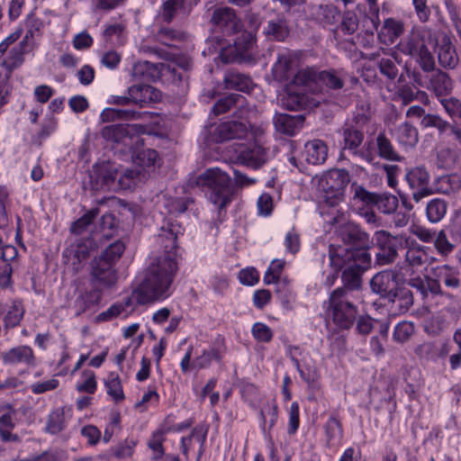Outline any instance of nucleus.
Here are the masks:
<instances>
[{"label":"nucleus","mask_w":461,"mask_h":461,"mask_svg":"<svg viewBox=\"0 0 461 461\" xmlns=\"http://www.w3.org/2000/svg\"><path fill=\"white\" fill-rule=\"evenodd\" d=\"M184 229L178 223L167 221L160 228L158 242L163 255L156 258L145 271V276L134 292L137 303L146 304L167 295V291L177 271V240Z\"/></svg>","instance_id":"nucleus-1"},{"label":"nucleus","mask_w":461,"mask_h":461,"mask_svg":"<svg viewBox=\"0 0 461 461\" xmlns=\"http://www.w3.org/2000/svg\"><path fill=\"white\" fill-rule=\"evenodd\" d=\"M351 258H343L334 245L329 246L330 265L334 268L335 275L345 266L341 279L343 285L335 290L345 291L347 294H354L362 287V276L371 267V254L357 253Z\"/></svg>","instance_id":"nucleus-2"},{"label":"nucleus","mask_w":461,"mask_h":461,"mask_svg":"<svg viewBox=\"0 0 461 461\" xmlns=\"http://www.w3.org/2000/svg\"><path fill=\"white\" fill-rule=\"evenodd\" d=\"M330 223L335 226V232L339 239L348 248L335 247L343 258H351L357 253H369L373 240L370 235L363 228L351 221L346 219L345 213L337 212Z\"/></svg>","instance_id":"nucleus-3"},{"label":"nucleus","mask_w":461,"mask_h":461,"mask_svg":"<svg viewBox=\"0 0 461 461\" xmlns=\"http://www.w3.org/2000/svg\"><path fill=\"white\" fill-rule=\"evenodd\" d=\"M124 249V243L116 240L91 261L90 285H97L104 290L116 285L118 273L115 266Z\"/></svg>","instance_id":"nucleus-4"},{"label":"nucleus","mask_w":461,"mask_h":461,"mask_svg":"<svg viewBox=\"0 0 461 461\" xmlns=\"http://www.w3.org/2000/svg\"><path fill=\"white\" fill-rule=\"evenodd\" d=\"M195 185L205 192L220 209L230 202L234 193L230 176L218 167L208 168L199 175L195 179Z\"/></svg>","instance_id":"nucleus-5"},{"label":"nucleus","mask_w":461,"mask_h":461,"mask_svg":"<svg viewBox=\"0 0 461 461\" xmlns=\"http://www.w3.org/2000/svg\"><path fill=\"white\" fill-rule=\"evenodd\" d=\"M354 294H347L345 291L333 290L325 303L327 314L333 323L341 330L350 329L357 320L358 309Z\"/></svg>","instance_id":"nucleus-6"},{"label":"nucleus","mask_w":461,"mask_h":461,"mask_svg":"<svg viewBox=\"0 0 461 461\" xmlns=\"http://www.w3.org/2000/svg\"><path fill=\"white\" fill-rule=\"evenodd\" d=\"M429 45L434 46V40L431 38L430 32L416 31L400 43V49L402 53L415 58L423 71L431 72L435 69V60L429 50Z\"/></svg>","instance_id":"nucleus-7"},{"label":"nucleus","mask_w":461,"mask_h":461,"mask_svg":"<svg viewBox=\"0 0 461 461\" xmlns=\"http://www.w3.org/2000/svg\"><path fill=\"white\" fill-rule=\"evenodd\" d=\"M145 131V127L140 124H112L104 126L101 130V136L104 140L113 145L122 153L131 151L134 145L142 144L139 133Z\"/></svg>","instance_id":"nucleus-8"},{"label":"nucleus","mask_w":461,"mask_h":461,"mask_svg":"<svg viewBox=\"0 0 461 461\" xmlns=\"http://www.w3.org/2000/svg\"><path fill=\"white\" fill-rule=\"evenodd\" d=\"M405 181L411 191V198L401 195V202L408 211L413 209L411 200L415 203H420L424 198L434 194L433 187L429 185L430 175L424 166H417L408 169L405 174Z\"/></svg>","instance_id":"nucleus-9"},{"label":"nucleus","mask_w":461,"mask_h":461,"mask_svg":"<svg viewBox=\"0 0 461 461\" xmlns=\"http://www.w3.org/2000/svg\"><path fill=\"white\" fill-rule=\"evenodd\" d=\"M350 176L345 169L334 168L327 171L319 182V187L323 192V202L334 207L343 200Z\"/></svg>","instance_id":"nucleus-10"},{"label":"nucleus","mask_w":461,"mask_h":461,"mask_svg":"<svg viewBox=\"0 0 461 461\" xmlns=\"http://www.w3.org/2000/svg\"><path fill=\"white\" fill-rule=\"evenodd\" d=\"M119 167L109 160L97 162L88 173L89 185L94 191H117Z\"/></svg>","instance_id":"nucleus-11"},{"label":"nucleus","mask_w":461,"mask_h":461,"mask_svg":"<svg viewBox=\"0 0 461 461\" xmlns=\"http://www.w3.org/2000/svg\"><path fill=\"white\" fill-rule=\"evenodd\" d=\"M375 240L378 249L375 264L385 266L393 263L398 257V250L403 247L402 236H394L386 230H377L375 232Z\"/></svg>","instance_id":"nucleus-12"},{"label":"nucleus","mask_w":461,"mask_h":461,"mask_svg":"<svg viewBox=\"0 0 461 461\" xmlns=\"http://www.w3.org/2000/svg\"><path fill=\"white\" fill-rule=\"evenodd\" d=\"M211 23L215 32L222 36H230L239 32L242 23L239 19L236 11L231 7H218L212 14Z\"/></svg>","instance_id":"nucleus-13"},{"label":"nucleus","mask_w":461,"mask_h":461,"mask_svg":"<svg viewBox=\"0 0 461 461\" xmlns=\"http://www.w3.org/2000/svg\"><path fill=\"white\" fill-rule=\"evenodd\" d=\"M302 53L300 51L283 50L278 52L276 61L272 68V75L275 80L283 82L288 80L296 74V68L300 65Z\"/></svg>","instance_id":"nucleus-14"},{"label":"nucleus","mask_w":461,"mask_h":461,"mask_svg":"<svg viewBox=\"0 0 461 461\" xmlns=\"http://www.w3.org/2000/svg\"><path fill=\"white\" fill-rule=\"evenodd\" d=\"M235 159L241 165L258 168L267 161V151L256 143L238 144L235 148Z\"/></svg>","instance_id":"nucleus-15"},{"label":"nucleus","mask_w":461,"mask_h":461,"mask_svg":"<svg viewBox=\"0 0 461 461\" xmlns=\"http://www.w3.org/2000/svg\"><path fill=\"white\" fill-rule=\"evenodd\" d=\"M399 284L398 272L389 269L375 274L370 281V287L374 293L386 300Z\"/></svg>","instance_id":"nucleus-16"},{"label":"nucleus","mask_w":461,"mask_h":461,"mask_svg":"<svg viewBox=\"0 0 461 461\" xmlns=\"http://www.w3.org/2000/svg\"><path fill=\"white\" fill-rule=\"evenodd\" d=\"M249 125L246 122L228 121L214 128L212 139L215 142L243 139L248 135Z\"/></svg>","instance_id":"nucleus-17"},{"label":"nucleus","mask_w":461,"mask_h":461,"mask_svg":"<svg viewBox=\"0 0 461 461\" xmlns=\"http://www.w3.org/2000/svg\"><path fill=\"white\" fill-rule=\"evenodd\" d=\"M385 301L391 311L396 314H402L413 305L414 296L409 286L405 284H399Z\"/></svg>","instance_id":"nucleus-18"},{"label":"nucleus","mask_w":461,"mask_h":461,"mask_svg":"<svg viewBox=\"0 0 461 461\" xmlns=\"http://www.w3.org/2000/svg\"><path fill=\"white\" fill-rule=\"evenodd\" d=\"M438 53V63L445 68H454L459 59L450 38L444 34L441 38L434 40L433 46Z\"/></svg>","instance_id":"nucleus-19"},{"label":"nucleus","mask_w":461,"mask_h":461,"mask_svg":"<svg viewBox=\"0 0 461 461\" xmlns=\"http://www.w3.org/2000/svg\"><path fill=\"white\" fill-rule=\"evenodd\" d=\"M307 15L317 23L326 26L335 24L339 16V10L333 5H314L307 7Z\"/></svg>","instance_id":"nucleus-20"},{"label":"nucleus","mask_w":461,"mask_h":461,"mask_svg":"<svg viewBox=\"0 0 461 461\" xmlns=\"http://www.w3.org/2000/svg\"><path fill=\"white\" fill-rule=\"evenodd\" d=\"M343 149L348 151L353 156H358L369 163L373 161V157L370 154L359 151L358 148L364 140V132L354 126H348L343 129Z\"/></svg>","instance_id":"nucleus-21"},{"label":"nucleus","mask_w":461,"mask_h":461,"mask_svg":"<svg viewBox=\"0 0 461 461\" xmlns=\"http://www.w3.org/2000/svg\"><path fill=\"white\" fill-rule=\"evenodd\" d=\"M97 232L92 233L89 237L77 240L64 251V255L72 257L77 263L88 258L91 251L97 248Z\"/></svg>","instance_id":"nucleus-22"},{"label":"nucleus","mask_w":461,"mask_h":461,"mask_svg":"<svg viewBox=\"0 0 461 461\" xmlns=\"http://www.w3.org/2000/svg\"><path fill=\"white\" fill-rule=\"evenodd\" d=\"M328 146L319 139L307 141L302 151V158L310 165L323 164L328 158Z\"/></svg>","instance_id":"nucleus-23"},{"label":"nucleus","mask_w":461,"mask_h":461,"mask_svg":"<svg viewBox=\"0 0 461 461\" xmlns=\"http://www.w3.org/2000/svg\"><path fill=\"white\" fill-rule=\"evenodd\" d=\"M289 22L284 15H277L269 20L263 29V33L268 41H285L290 35Z\"/></svg>","instance_id":"nucleus-24"},{"label":"nucleus","mask_w":461,"mask_h":461,"mask_svg":"<svg viewBox=\"0 0 461 461\" xmlns=\"http://www.w3.org/2000/svg\"><path fill=\"white\" fill-rule=\"evenodd\" d=\"M224 87L229 90H236L249 93L255 87V84L249 74L236 69H229L223 77Z\"/></svg>","instance_id":"nucleus-25"},{"label":"nucleus","mask_w":461,"mask_h":461,"mask_svg":"<svg viewBox=\"0 0 461 461\" xmlns=\"http://www.w3.org/2000/svg\"><path fill=\"white\" fill-rule=\"evenodd\" d=\"M90 285V290L80 293L74 301L73 307L76 310L77 315H79L98 305L102 300L104 289L97 285Z\"/></svg>","instance_id":"nucleus-26"},{"label":"nucleus","mask_w":461,"mask_h":461,"mask_svg":"<svg viewBox=\"0 0 461 461\" xmlns=\"http://www.w3.org/2000/svg\"><path fill=\"white\" fill-rule=\"evenodd\" d=\"M168 69L162 62L152 63L149 61H137L131 70L132 77L136 79L156 81L161 77V71Z\"/></svg>","instance_id":"nucleus-27"},{"label":"nucleus","mask_w":461,"mask_h":461,"mask_svg":"<svg viewBox=\"0 0 461 461\" xmlns=\"http://www.w3.org/2000/svg\"><path fill=\"white\" fill-rule=\"evenodd\" d=\"M303 115L293 116L286 113H276L273 119L276 130L289 136L294 135L303 127Z\"/></svg>","instance_id":"nucleus-28"},{"label":"nucleus","mask_w":461,"mask_h":461,"mask_svg":"<svg viewBox=\"0 0 461 461\" xmlns=\"http://www.w3.org/2000/svg\"><path fill=\"white\" fill-rule=\"evenodd\" d=\"M321 71L317 68H305L296 72L293 82L297 86H302L312 93L320 92Z\"/></svg>","instance_id":"nucleus-29"},{"label":"nucleus","mask_w":461,"mask_h":461,"mask_svg":"<svg viewBox=\"0 0 461 461\" xmlns=\"http://www.w3.org/2000/svg\"><path fill=\"white\" fill-rule=\"evenodd\" d=\"M143 145V143H140ZM127 154L131 155L133 164L141 169L143 172L145 168H149L155 166L156 160L158 157L157 150L153 149H139V144L134 145L131 151H127Z\"/></svg>","instance_id":"nucleus-30"},{"label":"nucleus","mask_w":461,"mask_h":461,"mask_svg":"<svg viewBox=\"0 0 461 461\" xmlns=\"http://www.w3.org/2000/svg\"><path fill=\"white\" fill-rule=\"evenodd\" d=\"M3 360L5 364H25L27 366H33L34 354L29 346H18L5 352L3 355Z\"/></svg>","instance_id":"nucleus-31"},{"label":"nucleus","mask_w":461,"mask_h":461,"mask_svg":"<svg viewBox=\"0 0 461 461\" xmlns=\"http://www.w3.org/2000/svg\"><path fill=\"white\" fill-rule=\"evenodd\" d=\"M403 32V24L393 18H388L384 22L378 38L384 44H393Z\"/></svg>","instance_id":"nucleus-32"},{"label":"nucleus","mask_w":461,"mask_h":461,"mask_svg":"<svg viewBox=\"0 0 461 461\" xmlns=\"http://www.w3.org/2000/svg\"><path fill=\"white\" fill-rule=\"evenodd\" d=\"M29 34L32 36L31 30L27 32L25 38L10 50L8 57L3 61V67L8 70L9 76L13 70L19 68L24 60L23 55L25 53V48L27 47Z\"/></svg>","instance_id":"nucleus-33"},{"label":"nucleus","mask_w":461,"mask_h":461,"mask_svg":"<svg viewBox=\"0 0 461 461\" xmlns=\"http://www.w3.org/2000/svg\"><path fill=\"white\" fill-rule=\"evenodd\" d=\"M345 86V76L342 71L330 69L321 70L320 77V92L322 87L330 90H340Z\"/></svg>","instance_id":"nucleus-34"},{"label":"nucleus","mask_w":461,"mask_h":461,"mask_svg":"<svg viewBox=\"0 0 461 461\" xmlns=\"http://www.w3.org/2000/svg\"><path fill=\"white\" fill-rule=\"evenodd\" d=\"M429 248L420 245H412L410 247L405 254V261L408 266L412 268H419L427 265L429 259L428 251Z\"/></svg>","instance_id":"nucleus-35"},{"label":"nucleus","mask_w":461,"mask_h":461,"mask_svg":"<svg viewBox=\"0 0 461 461\" xmlns=\"http://www.w3.org/2000/svg\"><path fill=\"white\" fill-rule=\"evenodd\" d=\"M434 194H450L461 189V178L458 175H446L439 176L435 182Z\"/></svg>","instance_id":"nucleus-36"},{"label":"nucleus","mask_w":461,"mask_h":461,"mask_svg":"<svg viewBox=\"0 0 461 461\" xmlns=\"http://www.w3.org/2000/svg\"><path fill=\"white\" fill-rule=\"evenodd\" d=\"M447 203L441 198H433L427 203L426 217L430 223L439 222L447 214Z\"/></svg>","instance_id":"nucleus-37"},{"label":"nucleus","mask_w":461,"mask_h":461,"mask_svg":"<svg viewBox=\"0 0 461 461\" xmlns=\"http://www.w3.org/2000/svg\"><path fill=\"white\" fill-rule=\"evenodd\" d=\"M436 276L448 288L457 289L461 285L459 271L448 265L438 267Z\"/></svg>","instance_id":"nucleus-38"},{"label":"nucleus","mask_w":461,"mask_h":461,"mask_svg":"<svg viewBox=\"0 0 461 461\" xmlns=\"http://www.w3.org/2000/svg\"><path fill=\"white\" fill-rule=\"evenodd\" d=\"M140 117L141 113L140 112L131 109L105 108L101 113L103 122L115 120H137Z\"/></svg>","instance_id":"nucleus-39"},{"label":"nucleus","mask_w":461,"mask_h":461,"mask_svg":"<svg viewBox=\"0 0 461 461\" xmlns=\"http://www.w3.org/2000/svg\"><path fill=\"white\" fill-rule=\"evenodd\" d=\"M308 96L303 93L288 91L281 99L282 105L291 111L305 109L308 105Z\"/></svg>","instance_id":"nucleus-40"},{"label":"nucleus","mask_w":461,"mask_h":461,"mask_svg":"<svg viewBox=\"0 0 461 461\" xmlns=\"http://www.w3.org/2000/svg\"><path fill=\"white\" fill-rule=\"evenodd\" d=\"M430 87L437 95H446L452 89V80L447 73L437 71L430 79Z\"/></svg>","instance_id":"nucleus-41"},{"label":"nucleus","mask_w":461,"mask_h":461,"mask_svg":"<svg viewBox=\"0 0 461 461\" xmlns=\"http://www.w3.org/2000/svg\"><path fill=\"white\" fill-rule=\"evenodd\" d=\"M117 227V221L113 214H104L98 222V230L94 233H98L97 240L100 241L103 238L109 240L113 237Z\"/></svg>","instance_id":"nucleus-42"},{"label":"nucleus","mask_w":461,"mask_h":461,"mask_svg":"<svg viewBox=\"0 0 461 461\" xmlns=\"http://www.w3.org/2000/svg\"><path fill=\"white\" fill-rule=\"evenodd\" d=\"M378 155L387 160L401 161L402 157L394 150L392 142L384 133H379L376 138Z\"/></svg>","instance_id":"nucleus-43"},{"label":"nucleus","mask_w":461,"mask_h":461,"mask_svg":"<svg viewBox=\"0 0 461 461\" xmlns=\"http://www.w3.org/2000/svg\"><path fill=\"white\" fill-rule=\"evenodd\" d=\"M248 58L247 54L239 52V47L234 45L222 48L218 56L223 64L248 63Z\"/></svg>","instance_id":"nucleus-44"},{"label":"nucleus","mask_w":461,"mask_h":461,"mask_svg":"<svg viewBox=\"0 0 461 461\" xmlns=\"http://www.w3.org/2000/svg\"><path fill=\"white\" fill-rule=\"evenodd\" d=\"M396 137L401 143L407 146H414L419 139L417 129L408 122L398 126Z\"/></svg>","instance_id":"nucleus-45"},{"label":"nucleus","mask_w":461,"mask_h":461,"mask_svg":"<svg viewBox=\"0 0 461 461\" xmlns=\"http://www.w3.org/2000/svg\"><path fill=\"white\" fill-rule=\"evenodd\" d=\"M107 389V393L113 399L115 402H120L124 400L121 379L115 373H110L104 382Z\"/></svg>","instance_id":"nucleus-46"},{"label":"nucleus","mask_w":461,"mask_h":461,"mask_svg":"<svg viewBox=\"0 0 461 461\" xmlns=\"http://www.w3.org/2000/svg\"><path fill=\"white\" fill-rule=\"evenodd\" d=\"M23 314L24 308L22 302L18 300L14 301L10 310L5 316V327L6 329H11L18 326L23 317Z\"/></svg>","instance_id":"nucleus-47"},{"label":"nucleus","mask_w":461,"mask_h":461,"mask_svg":"<svg viewBox=\"0 0 461 461\" xmlns=\"http://www.w3.org/2000/svg\"><path fill=\"white\" fill-rule=\"evenodd\" d=\"M245 101V97L238 94H229L224 97L219 99L212 107V113L219 115L228 112L231 107L236 106V104Z\"/></svg>","instance_id":"nucleus-48"},{"label":"nucleus","mask_w":461,"mask_h":461,"mask_svg":"<svg viewBox=\"0 0 461 461\" xmlns=\"http://www.w3.org/2000/svg\"><path fill=\"white\" fill-rule=\"evenodd\" d=\"M65 428V417L63 409H56L48 417L46 431L50 434H58Z\"/></svg>","instance_id":"nucleus-49"},{"label":"nucleus","mask_w":461,"mask_h":461,"mask_svg":"<svg viewBox=\"0 0 461 461\" xmlns=\"http://www.w3.org/2000/svg\"><path fill=\"white\" fill-rule=\"evenodd\" d=\"M359 25V20L357 14L353 11H346L341 16V23L338 29L345 35L354 34Z\"/></svg>","instance_id":"nucleus-50"},{"label":"nucleus","mask_w":461,"mask_h":461,"mask_svg":"<svg viewBox=\"0 0 461 461\" xmlns=\"http://www.w3.org/2000/svg\"><path fill=\"white\" fill-rule=\"evenodd\" d=\"M377 209L385 214L393 213L398 207V199L393 194H376L375 203Z\"/></svg>","instance_id":"nucleus-51"},{"label":"nucleus","mask_w":461,"mask_h":461,"mask_svg":"<svg viewBox=\"0 0 461 461\" xmlns=\"http://www.w3.org/2000/svg\"><path fill=\"white\" fill-rule=\"evenodd\" d=\"M350 188L354 202H360L366 206L374 205L376 193L367 191L363 185H357L356 182L351 185Z\"/></svg>","instance_id":"nucleus-52"},{"label":"nucleus","mask_w":461,"mask_h":461,"mask_svg":"<svg viewBox=\"0 0 461 461\" xmlns=\"http://www.w3.org/2000/svg\"><path fill=\"white\" fill-rule=\"evenodd\" d=\"M256 42L255 35L252 32L242 33L234 42V46L239 47V52L245 53L248 58V62L253 60L251 50L253 49Z\"/></svg>","instance_id":"nucleus-53"},{"label":"nucleus","mask_w":461,"mask_h":461,"mask_svg":"<svg viewBox=\"0 0 461 461\" xmlns=\"http://www.w3.org/2000/svg\"><path fill=\"white\" fill-rule=\"evenodd\" d=\"M256 42L255 35L252 32L242 33L234 42V46L239 47V52L245 53L248 58V62L253 60L251 50L253 49Z\"/></svg>","instance_id":"nucleus-54"},{"label":"nucleus","mask_w":461,"mask_h":461,"mask_svg":"<svg viewBox=\"0 0 461 461\" xmlns=\"http://www.w3.org/2000/svg\"><path fill=\"white\" fill-rule=\"evenodd\" d=\"M414 325L410 321L399 322L393 330V338L397 343L407 342L414 333Z\"/></svg>","instance_id":"nucleus-55"},{"label":"nucleus","mask_w":461,"mask_h":461,"mask_svg":"<svg viewBox=\"0 0 461 461\" xmlns=\"http://www.w3.org/2000/svg\"><path fill=\"white\" fill-rule=\"evenodd\" d=\"M99 213L98 208H94L86 212L82 217L74 221L70 227L71 232L75 234L83 233L86 228L93 222Z\"/></svg>","instance_id":"nucleus-56"},{"label":"nucleus","mask_w":461,"mask_h":461,"mask_svg":"<svg viewBox=\"0 0 461 461\" xmlns=\"http://www.w3.org/2000/svg\"><path fill=\"white\" fill-rule=\"evenodd\" d=\"M141 175L140 168H126L123 172H119L117 183L120 184V189L130 188L132 184H137Z\"/></svg>","instance_id":"nucleus-57"},{"label":"nucleus","mask_w":461,"mask_h":461,"mask_svg":"<svg viewBox=\"0 0 461 461\" xmlns=\"http://www.w3.org/2000/svg\"><path fill=\"white\" fill-rule=\"evenodd\" d=\"M327 444L331 445L335 440L342 438V426L340 421L334 416H331L325 425Z\"/></svg>","instance_id":"nucleus-58"},{"label":"nucleus","mask_w":461,"mask_h":461,"mask_svg":"<svg viewBox=\"0 0 461 461\" xmlns=\"http://www.w3.org/2000/svg\"><path fill=\"white\" fill-rule=\"evenodd\" d=\"M185 0H166L162 5L161 18L165 23H171L177 10L184 7Z\"/></svg>","instance_id":"nucleus-59"},{"label":"nucleus","mask_w":461,"mask_h":461,"mask_svg":"<svg viewBox=\"0 0 461 461\" xmlns=\"http://www.w3.org/2000/svg\"><path fill=\"white\" fill-rule=\"evenodd\" d=\"M399 97L404 104H408L414 100H420L423 103L428 100V95L425 92L420 90L415 91L409 86H404L399 90Z\"/></svg>","instance_id":"nucleus-60"},{"label":"nucleus","mask_w":461,"mask_h":461,"mask_svg":"<svg viewBox=\"0 0 461 461\" xmlns=\"http://www.w3.org/2000/svg\"><path fill=\"white\" fill-rule=\"evenodd\" d=\"M158 39L165 45L171 46L175 41H183L185 38L184 32L167 27H163L158 32Z\"/></svg>","instance_id":"nucleus-61"},{"label":"nucleus","mask_w":461,"mask_h":461,"mask_svg":"<svg viewBox=\"0 0 461 461\" xmlns=\"http://www.w3.org/2000/svg\"><path fill=\"white\" fill-rule=\"evenodd\" d=\"M434 246L441 256L449 255L455 249V245L448 240L444 230H441L437 233L434 240Z\"/></svg>","instance_id":"nucleus-62"},{"label":"nucleus","mask_w":461,"mask_h":461,"mask_svg":"<svg viewBox=\"0 0 461 461\" xmlns=\"http://www.w3.org/2000/svg\"><path fill=\"white\" fill-rule=\"evenodd\" d=\"M458 158L456 150L451 148H442L438 152V163L440 167L449 168L455 165Z\"/></svg>","instance_id":"nucleus-63"},{"label":"nucleus","mask_w":461,"mask_h":461,"mask_svg":"<svg viewBox=\"0 0 461 461\" xmlns=\"http://www.w3.org/2000/svg\"><path fill=\"white\" fill-rule=\"evenodd\" d=\"M441 104L446 112L456 124H461V102L455 98L442 99Z\"/></svg>","instance_id":"nucleus-64"}]
</instances>
